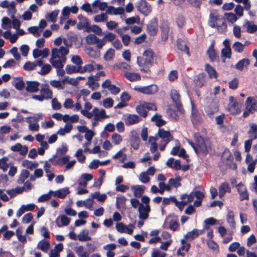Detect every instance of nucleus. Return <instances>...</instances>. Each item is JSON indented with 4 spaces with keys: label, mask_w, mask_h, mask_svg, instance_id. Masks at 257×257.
I'll use <instances>...</instances> for the list:
<instances>
[{
    "label": "nucleus",
    "mask_w": 257,
    "mask_h": 257,
    "mask_svg": "<svg viewBox=\"0 0 257 257\" xmlns=\"http://www.w3.org/2000/svg\"><path fill=\"white\" fill-rule=\"evenodd\" d=\"M194 139L197 144L195 153L197 155L205 157L210 151H212L213 145L208 138H204L199 133H196L194 135Z\"/></svg>",
    "instance_id": "obj_1"
},
{
    "label": "nucleus",
    "mask_w": 257,
    "mask_h": 257,
    "mask_svg": "<svg viewBox=\"0 0 257 257\" xmlns=\"http://www.w3.org/2000/svg\"><path fill=\"white\" fill-rule=\"evenodd\" d=\"M209 25L212 28L217 27V30L219 31V28L222 31H225L227 28V25L225 24L224 19H219L217 16L214 15L213 13H210L208 21Z\"/></svg>",
    "instance_id": "obj_2"
},
{
    "label": "nucleus",
    "mask_w": 257,
    "mask_h": 257,
    "mask_svg": "<svg viewBox=\"0 0 257 257\" xmlns=\"http://www.w3.org/2000/svg\"><path fill=\"white\" fill-rule=\"evenodd\" d=\"M257 111V101L251 97H247L245 102V110L242 116L247 117L250 113Z\"/></svg>",
    "instance_id": "obj_3"
},
{
    "label": "nucleus",
    "mask_w": 257,
    "mask_h": 257,
    "mask_svg": "<svg viewBox=\"0 0 257 257\" xmlns=\"http://www.w3.org/2000/svg\"><path fill=\"white\" fill-rule=\"evenodd\" d=\"M170 96L178 111L182 114H184L185 111L181 102L180 95L179 92L175 89H172L170 92Z\"/></svg>",
    "instance_id": "obj_4"
},
{
    "label": "nucleus",
    "mask_w": 257,
    "mask_h": 257,
    "mask_svg": "<svg viewBox=\"0 0 257 257\" xmlns=\"http://www.w3.org/2000/svg\"><path fill=\"white\" fill-rule=\"evenodd\" d=\"M136 7L138 11L145 16H148L152 12L151 6L146 0L138 1Z\"/></svg>",
    "instance_id": "obj_5"
},
{
    "label": "nucleus",
    "mask_w": 257,
    "mask_h": 257,
    "mask_svg": "<svg viewBox=\"0 0 257 257\" xmlns=\"http://www.w3.org/2000/svg\"><path fill=\"white\" fill-rule=\"evenodd\" d=\"M229 103L228 105V111L233 115L239 114L241 112V103L234 101L233 96H231L229 98Z\"/></svg>",
    "instance_id": "obj_6"
},
{
    "label": "nucleus",
    "mask_w": 257,
    "mask_h": 257,
    "mask_svg": "<svg viewBox=\"0 0 257 257\" xmlns=\"http://www.w3.org/2000/svg\"><path fill=\"white\" fill-rule=\"evenodd\" d=\"M134 90L144 94L152 95L157 93L158 91V86L155 84H152L147 86H135Z\"/></svg>",
    "instance_id": "obj_7"
},
{
    "label": "nucleus",
    "mask_w": 257,
    "mask_h": 257,
    "mask_svg": "<svg viewBox=\"0 0 257 257\" xmlns=\"http://www.w3.org/2000/svg\"><path fill=\"white\" fill-rule=\"evenodd\" d=\"M235 187L239 194V199L240 201L249 199V194L247 188L242 182L236 185Z\"/></svg>",
    "instance_id": "obj_8"
},
{
    "label": "nucleus",
    "mask_w": 257,
    "mask_h": 257,
    "mask_svg": "<svg viewBox=\"0 0 257 257\" xmlns=\"http://www.w3.org/2000/svg\"><path fill=\"white\" fill-rule=\"evenodd\" d=\"M86 41L88 44H96L99 49L101 48L104 45V41L98 39L94 34H89L86 37Z\"/></svg>",
    "instance_id": "obj_9"
},
{
    "label": "nucleus",
    "mask_w": 257,
    "mask_h": 257,
    "mask_svg": "<svg viewBox=\"0 0 257 257\" xmlns=\"http://www.w3.org/2000/svg\"><path fill=\"white\" fill-rule=\"evenodd\" d=\"M191 120L194 126H197L203 121L201 114L199 112L198 110L194 108L193 106L192 107Z\"/></svg>",
    "instance_id": "obj_10"
},
{
    "label": "nucleus",
    "mask_w": 257,
    "mask_h": 257,
    "mask_svg": "<svg viewBox=\"0 0 257 257\" xmlns=\"http://www.w3.org/2000/svg\"><path fill=\"white\" fill-rule=\"evenodd\" d=\"M57 157V154H54L49 159V161L54 166L59 165L60 166H62L69 161L70 158V156L68 155L56 160Z\"/></svg>",
    "instance_id": "obj_11"
},
{
    "label": "nucleus",
    "mask_w": 257,
    "mask_h": 257,
    "mask_svg": "<svg viewBox=\"0 0 257 257\" xmlns=\"http://www.w3.org/2000/svg\"><path fill=\"white\" fill-rule=\"evenodd\" d=\"M218 110V104L214 101L211 102L204 108L205 112L209 117H211L215 113L217 112Z\"/></svg>",
    "instance_id": "obj_12"
},
{
    "label": "nucleus",
    "mask_w": 257,
    "mask_h": 257,
    "mask_svg": "<svg viewBox=\"0 0 257 257\" xmlns=\"http://www.w3.org/2000/svg\"><path fill=\"white\" fill-rule=\"evenodd\" d=\"M151 211L149 204L145 206L143 204H140L139 207V218L142 220H146L149 217V213Z\"/></svg>",
    "instance_id": "obj_13"
},
{
    "label": "nucleus",
    "mask_w": 257,
    "mask_h": 257,
    "mask_svg": "<svg viewBox=\"0 0 257 257\" xmlns=\"http://www.w3.org/2000/svg\"><path fill=\"white\" fill-rule=\"evenodd\" d=\"M156 136L163 139L166 144H168L170 141L173 139L172 135L169 131H165L163 128H159Z\"/></svg>",
    "instance_id": "obj_14"
},
{
    "label": "nucleus",
    "mask_w": 257,
    "mask_h": 257,
    "mask_svg": "<svg viewBox=\"0 0 257 257\" xmlns=\"http://www.w3.org/2000/svg\"><path fill=\"white\" fill-rule=\"evenodd\" d=\"M40 84L37 81H27V86L26 88L28 92H37L39 90V86Z\"/></svg>",
    "instance_id": "obj_15"
},
{
    "label": "nucleus",
    "mask_w": 257,
    "mask_h": 257,
    "mask_svg": "<svg viewBox=\"0 0 257 257\" xmlns=\"http://www.w3.org/2000/svg\"><path fill=\"white\" fill-rule=\"evenodd\" d=\"M141 142L139 135L134 131L132 133V136L130 138L131 146L135 150H138L140 146Z\"/></svg>",
    "instance_id": "obj_16"
},
{
    "label": "nucleus",
    "mask_w": 257,
    "mask_h": 257,
    "mask_svg": "<svg viewBox=\"0 0 257 257\" xmlns=\"http://www.w3.org/2000/svg\"><path fill=\"white\" fill-rule=\"evenodd\" d=\"M147 29L148 32H157L158 30V20L157 18L152 19L148 22Z\"/></svg>",
    "instance_id": "obj_17"
},
{
    "label": "nucleus",
    "mask_w": 257,
    "mask_h": 257,
    "mask_svg": "<svg viewBox=\"0 0 257 257\" xmlns=\"http://www.w3.org/2000/svg\"><path fill=\"white\" fill-rule=\"evenodd\" d=\"M206 77L204 73H200L194 78V82L196 86L199 88L202 87L206 82Z\"/></svg>",
    "instance_id": "obj_18"
},
{
    "label": "nucleus",
    "mask_w": 257,
    "mask_h": 257,
    "mask_svg": "<svg viewBox=\"0 0 257 257\" xmlns=\"http://www.w3.org/2000/svg\"><path fill=\"white\" fill-rule=\"evenodd\" d=\"M242 28L247 32H255L257 31V25H255L252 21L246 20L242 25Z\"/></svg>",
    "instance_id": "obj_19"
},
{
    "label": "nucleus",
    "mask_w": 257,
    "mask_h": 257,
    "mask_svg": "<svg viewBox=\"0 0 257 257\" xmlns=\"http://www.w3.org/2000/svg\"><path fill=\"white\" fill-rule=\"evenodd\" d=\"M153 63L151 60H149L143 57L137 58V64L140 67L150 68L153 65Z\"/></svg>",
    "instance_id": "obj_20"
},
{
    "label": "nucleus",
    "mask_w": 257,
    "mask_h": 257,
    "mask_svg": "<svg viewBox=\"0 0 257 257\" xmlns=\"http://www.w3.org/2000/svg\"><path fill=\"white\" fill-rule=\"evenodd\" d=\"M177 48L181 51H183L185 52L188 56H190V53L189 52V49L188 47L187 46L186 42L180 39L179 38L177 40Z\"/></svg>",
    "instance_id": "obj_21"
},
{
    "label": "nucleus",
    "mask_w": 257,
    "mask_h": 257,
    "mask_svg": "<svg viewBox=\"0 0 257 257\" xmlns=\"http://www.w3.org/2000/svg\"><path fill=\"white\" fill-rule=\"evenodd\" d=\"M78 19L79 20L78 23L77 25V28L79 30H82L83 28H85V30H86V27H87L89 22L87 18L85 17L82 15H80L78 17Z\"/></svg>",
    "instance_id": "obj_22"
},
{
    "label": "nucleus",
    "mask_w": 257,
    "mask_h": 257,
    "mask_svg": "<svg viewBox=\"0 0 257 257\" xmlns=\"http://www.w3.org/2000/svg\"><path fill=\"white\" fill-rule=\"evenodd\" d=\"M209 58L211 62H219V58L217 55L215 49L213 48V45L212 44L207 51Z\"/></svg>",
    "instance_id": "obj_23"
},
{
    "label": "nucleus",
    "mask_w": 257,
    "mask_h": 257,
    "mask_svg": "<svg viewBox=\"0 0 257 257\" xmlns=\"http://www.w3.org/2000/svg\"><path fill=\"white\" fill-rule=\"evenodd\" d=\"M26 33H2L1 36H3L5 39H9L10 42L13 44L15 43L18 40L19 36H22Z\"/></svg>",
    "instance_id": "obj_24"
},
{
    "label": "nucleus",
    "mask_w": 257,
    "mask_h": 257,
    "mask_svg": "<svg viewBox=\"0 0 257 257\" xmlns=\"http://www.w3.org/2000/svg\"><path fill=\"white\" fill-rule=\"evenodd\" d=\"M249 129L247 134L249 139L255 140L257 139V124L254 123H249Z\"/></svg>",
    "instance_id": "obj_25"
},
{
    "label": "nucleus",
    "mask_w": 257,
    "mask_h": 257,
    "mask_svg": "<svg viewBox=\"0 0 257 257\" xmlns=\"http://www.w3.org/2000/svg\"><path fill=\"white\" fill-rule=\"evenodd\" d=\"M131 189L134 192V195L137 198H140L144 192L145 187L143 185H133Z\"/></svg>",
    "instance_id": "obj_26"
},
{
    "label": "nucleus",
    "mask_w": 257,
    "mask_h": 257,
    "mask_svg": "<svg viewBox=\"0 0 257 257\" xmlns=\"http://www.w3.org/2000/svg\"><path fill=\"white\" fill-rule=\"evenodd\" d=\"M219 195L220 198L222 197L226 192L230 193L231 188L226 182L222 183L219 187Z\"/></svg>",
    "instance_id": "obj_27"
},
{
    "label": "nucleus",
    "mask_w": 257,
    "mask_h": 257,
    "mask_svg": "<svg viewBox=\"0 0 257 257\" xmlns=\"http://www.w3.org/2000/svg\"><path fill=\"white\" fill-rule=\"evenodd\" d=\"M140 119L137 114H128L125 119V123L126 125H132L139 122Z\"/></svg>",
    "instance_id": "obj_28"
},
{
    "label": "nucleus",
    "mask_w": 257,
    "mask_h": 257,
    "mask_svg": "<svg viewBox=\"0 0 257 257\" xmlns=\"http://www.w3.org/2000/svg\"><path fill=\"white\" fill-rule=\"evenodd\" d=\"M50 244L49 241L43 239L38 242L37 248L41 249L44 252L47 253L49 249Z\"/></svg>",
    "instance_id": "obj_29"
},
{
    "label": "nucleus",
    "mask_w": 257,
    "mask_h": 257,
    "mask_svg": "<svg viewBox=\"0 0 257 257\" xmlns=\"http://www.w3.org/2000/svg\"><path fill=\"white\" fill-rule=\"evenodd\" d=\"M70 193L69 188L65 187L60 189L54 192V196L59 198H64Z\"/></svg>",
    "instance_id": "obj_30"
},
{
    "label": "nucleus",
    "mask_w": 257,
    "mask_h": 257,
    "mask_svg": "<svg viewBox=\"0 0 257 257\" xmlns=\"http://www.w3.org/2000/svg\"><path fill=\"white\" fill-rule=\"evenodd\" d=\"M71 46H74L76 48H79L82 45V40L81 37L77 35L70 36Z\"/></svg>",
    "instance_id": "obj_31"
},
{
    "label": "nucleus",
    "mask_w": 257,
    "mask_h": 257,
    "mask_svg": "<svg viewBox=\"0 0 257 257\" xmlns=\"http://www.w3.org/2000/svg\"><path fill=\"white\" fill-rule=\"evenodd\" d=\"M205 69L208 74L209 77L210 79L216 78L217 77V73L216 71L210 64H206L205 66Z\"/></svg>",
    "instance_id": "obj_32"
},
{
    "label": "nucleus",
    "mask_w": 257,
    "mask_h": 257,
    "mask_svg": "<svg viewBox=\"0 0 257 257\" xmlns=\"http://www.w3.org/2000/svg\"><path fill=\"white\" fill-rule=\"evenodd\" d=\"M250 64V60L248 59L244 58L239 60L235 65V68L240 71L243 70L244 67H247Z\"/></svg>",
    "instance_id": "obj_33"
},
{
    "label": "nucleus",
    "mask_w": 257,
    "mask_h": 257,
    "mask_svg": "<svg viewBox=\"0 0 257 257\" xmlns=\"http://www.w3.org/2000/svg\"><path fill=\"white\" fill-rule=\"evenodd\" d=\"M202 232V230H199L197 228H195L192 231L188 232L185 235V237L189 240H193L197 238L199 236V234Z\"/></svg>",
    "instance_id": "obj_34"
},
{
    "label": "nucleus",
    "mask_w": 257,
    "mask_h": 257,
    "mask_svg": "<svg viewBox=\"0 0 257 257\" xmlns=\"http://www.w3.org/2000/svg\"><path fill=\"white\" fill-rule=\"evenodd\" d=\"M161 117V115L156 113L151 118V120L152 121H155L156 125L158 127H160L166 123V121L162 119Z\"/></svg>",
    "instance_id": "obj_35"
},
{
    "label": "nucleus",
    "mask_w": 257,
    "mask_h": 257,
    "mask_svg": "<svg viewBox=\"0 0 257 257\" xmlns=\"http://www.w3.org/2000/svg\"><path fill=\"white\" fill-rule=\"evenodd\" d=\"M42 88L40 91L46 95L45 97L46 99H50L52 97L53 93L51 90L49 89V86L48 84H42Z\"/></svg>",
    "instance_id": "obj_36"
},
{
    "label": "nucleus",
    "mask_w": 257,
    "mask_h": 257,
    "mask_svg": "<svg viewBox=\"0 0 257 257\" xmlns=\"http://www.w3.org/2000/svg\"><path fill=\"white\" fill-rule=\"evenodd\" d=\"M50 62L51 63L52 65L55 68H63L64 66V64L65 63L66 61H63V58L60 57L58 58V60L55 59H50Z\"/></svg>",
    "instance_id": "obj_37"
},
{
    "label": "nucleus",
    "mask_w": 257,
    "mask_h": 257,
    "mask_svg": "<svg viewBox=\"0 0 257 257\" xmlns=\"http://www.w3.org/2000/svg\"><path fill=\"white\" fill-rule=\"evenodd\" d=\"M89 232L87 230H82L77 235V239L80 241L90 240L91 237L88 235Z\"/></svg>",
    "instance_id": "obj_38"
},
{
    "label": "nucleus",
    "mask_w": 257,
    "mask_h": 257,
    "mask_svg": "<svg viewBox=\"0 0 257 257\" xmlns=\"http://www.w3.org/2000/svg\"><path fill=\"white\" fill-rule=\"evenodd\" d=\"M181 180V177L178 175L175 178H171L169 179L168 183L172 187L178 188L181 186V184L180 182Z\"/></svg>",
    "instance_id": "obj_39"
},
{
    "label": "nucleus",
    "mask_w": 257,
    "mask_h": 257,
    "mask_svg": "<svg viewBox=\"0 0 257 257\" xmlns=\"http://www.w3.org/2000/svg\"><path fill=\"white\" fill-rule=\"evenodd\" d=\"M65 70L66 73L69 74L80 73V66L76 67L73 65H67L65 67Z\"/></svg>",
    "instance_id": "obj_40"
},
{
    "label": "nucleus",
    "mask_w": 257,
    "mask_h": 257,
    "mask_svg": "<svg viewBox=\"0 0 257 257\" xmlns=\"http://www.w3.org/2000/svg\"><path fill=\"white\" fill-rule=\"evenodd\" d=\"M136 110L141 116L146 117L148 115V111L145 107L143 103L137 106Z\"/></svg>",
    "instance_id": "obj_41"
},
{
    "label": "nucleus",
    "mask_w": 257,
    "mask_h": 257,
    "mask_svg": "<svg viewBox=\"0 0 257 257\" xmlns=\"http://www.w3.org/2000/svg\"><path fill=\"white\" fill-rule=\"evenodd\" d=\"M2 27L7 30L5 32H11L10 29L12 28V24L10 19L8 17H4L2 19Z\"/></svg>",
    "instance_id": "obj_42"
},
{
    "label": "nucleus",
    "mask_w": 257,
    "mask_h": 257,
    "mask_svg": "<svg viewBox=\"0 0 257 257\" xmlns=\"http://www.w3.org/2000/svg\"><path fill=\"white\" fill-rule=\"evenodd\" d=\"M29 175L30 173L27 170H23L21 172V173L19 176V179H18L17 182L19 184H22L24 183L25 180L29 177Z\"/></svg>",
    "instance_id": "obj_43"
},
{
    "label": "nucleus",
    "mask_w": 257,
    "mask_h": 257,
    "mask_svg": "<svg viewBox=\"0 0 257 257\" xmlns=\"http://www.w3.org/2000/svg\"><path fill=\"white\" fill-rule=\"evenodd\" d=\"M124 76L127 79L131 81H134L141 79V77L139 74L134 73H125L124 74Z\"/></svg>",
    "instance_id": "obj_44"
},
{
    "label": "nucleus",
    "mask_w": 257,
    "mask_h": 257,
    "mask_svg": "<svg viewBox=\"0 0 257 257\" xmlns=\"http://www.w3.org/2000/svg\"><path fill=\"white\" fill-rule=\"evenodd\" d=\"M59 11L55 10L51 12L46 17V19L49 22L55 23L57 21V17L58 15Z\"/></svg>",
    "instance_id": "obj_45"
},
{
    "label": "nucleus",
    "mask_w": 257,
    "mask_h": 257,
    "mask_svg": "<svg viewBox=\"0 0 257 257\" xmlns=\"http://www.w3.org/2000/svg\"><path fill=\"white\" fill-rule=\"evenodd\" d=\"M143 56L145 57V58L154 62V52L152 49L149 48L146 50L143 53Z\"/></svg>",
    "instance_id": "obj_46"
},
{
    "label": "nucleus",
    "mask_w": 257,
    "mask_h": 257,
    "mask_svg": "<svg viewBox=\"0 0 257 257\" xmlns=\"http://www.w3.org/2000/svg\"><path fill=\"white\" fill-rule=\"evenodd\" d=\"M234 218V215L233 211H228L227 215V222L230 224V226L234 227L235 224V222Z\"/></svg>",
    "instance_id": "obj_47"
},
{
    "label": "nucleus",
    "mask_w": 257,
    "mask_h": 257,
    "mask_svg": "<svg viewBox=\"0 0 257 257\" xmlns=\"http://www.w3.org/2000/svg\"><path fill=\"white\" fill-rule=\"evenodd\" d=\"M11 24L12 27L16 30V32H25L23 30L20 29L21 23L18 19L14 18Z\"/></svg>",
    "instance_id": "obj_48"
},
{
    "label": "nucleus",
    "mask_w": 257,
    "mask_h": 257,
    "mask_svg": "<svg viewBox=\"0 0 257 257\" xmlns=\"http://www.w3.org/2000/svg\"><path fill=\"white\" fill-rule=\"evenodd\" d=\"M221 54L222 58L230 59L232 54L231 48H223L221 50Z\"/></svg>",
    "instance_id": "obj_49"
},
{
    "label": "nucleus",
    "mask_w": 257,
    "mask_h": 257,
    "mask_svg": "<svg viewBox=\"0 0 257 257\" xmlns=\"http://www.w3.org/2000/svg\"><path fill=\"white\" fill-rule=\"evenodd\" d=\"M22 165L28 169L32 170L34 168H36L38 164L37 163H33L31 161L25 160L22 162Z\"/></svg>",
    "instance_id": "obj_50"
},
{
    "label": "nucleus",
    "mask_w": 257,
    "mask_h": 257,
    "mask_svg": "<svg viewBox=\"0 0 257 257\" xmlns=\"http://www.w3.org/2000/svg\"><path fill=\"white\" fill-rule=\"evenodd\" d=\"M51 70L50 65L47 64L42 66L40 71H38V73L41 75H45L49 73Z\"/></svg>",
    "instance_id": "obj_51"
},
{
    "label": "nucleus",
    "mask_w": 257,
    "mask_h": 257,
    "mask_svg": "<svg viewBox=\"0 0 257 257\" xmlns=\"http://www.w3.org/2000/svg\"><path fill=\"white\" fill-rule=\"evenodd\" d=\"M114 56V50L112 48H109L104 55V59L106 61L112 60Z\"/></svg>",
    "instance_id": "obj_52"
},
{
    "label": "nucleus",
    "mask_w": 257,
    "mask_h": 257,
    "mask_svg": "<svg viewBox=\"0 0 257 257\" xmlns=\"http://www.w3.org/2000/svg\"><path fill=\"white\" fill-rule=\"evenodd\" d=\"M86 32H102L101 28L96 25H90L89 24H88L87 27H86Z\"/></svg>",
    "instance_id": "obj_53"
},
{
    "label": "nucleus",
    "mask_w": 257,
    "mask_h": 257,
    "mask_svg": "<svg viewBox=\"0 0 257 257\" xmlns=\"http://www.w3.org/2000/svg\"><path fill=\"white\" fill-rule=\"evenodd\" d=\"M116 37V35L114 33H106V34L103 37L101 40L104 41V45L107 41L111 42L114 40Z\"/></svg>",
    "instance_id": "obj_54"
},
{
    "label": "nucleus",
    "mask_w": 257,
    "mask_h": 257,
    "mask_svg": "<svg viewBox=\"0 0 257 257\" xmlns=\"http://www.w3.org/2000/svg\"><path fill=\"white\" fill-rule=\"evenodd\" d=\"M94 69V67L92 64H86L83 68L80 66V73H83L85 72H91Z\"/></svg>",
    "instance_id": "obj_55"
},
{
    "label": "nucleus",
    "mask_w": 257,
    "mask_h": 257,
    "mask_svg": "<svg viewBox=\"0 0 257 257\" xmlns=\"http://www.w3.org/2000/svg\"><path fill=\"white\" fill-rule=\"evenodd\" d=\"M140 22V17L137 16L135 17H132L129 18H127L125 20L126 24L128 25L134 24L135 23L139 24Z\"/></svg>",
    "instance_id": "obj_56"
},
{
    "label": "nucleus",
    "mask_w": 257,
    "mask_h": 257,
    "mask_svg": "<svg viewBox=\"0 0 257 257\" xmlns=\"http://www.w3.org/2000/svg\"><path fill=\"white\" fill-rule=\"evenodd\" d=\"M58 50L60 53V57L63 58V61H66V55L69 53V49L64 46H61L60 47Z\"/></svg>",
    "instance_id": "obj_57"
},
{
    "label": "nucleus",
    "mask_w": 257,
    "mask_h": 257,
    "mask_svg": "<svg viewBox=\"0 0 257 257\" xmlns=\"http://www.w3.org/2000/svg\"><path fill=\"white\" fill-rule=\"evenodd\" d=\"M244 46L239 42H236L233 45V49L234 50L238 53L241 52L243 50Z\"/></svg>",
    "instance_id": "obj_58"
},
{
    "label": "nucleus",
    "mask_w": 257,
    "mask_h": 257,
    "mask_svg": "<svg viewBox=\"0 0 257 257\" xmlns=\"http://www.w3.org/2000/svg\"><path fill=\"white\" fill-rule=\"evenodd\" d=\"M59 217H60L61 221L62 222V225H58V227H61L62 226H67L70 223V218L65 215H62Z\"/></svg>",
    "instance_id": "obj_59"
},
{
    "label": "nucleus",
    "mask_w": 257,
    "mask_h": 257,
    "mask_svg": "<svg viewBox=\"0 0 257 257\" xmlns=\"http://www.w3.org/2000/svg\"><path fill=\"white\" fill-rule=\"evenodd\" d=\"M112 141L115 145L119 144L122 139L121 136L117 133H114L112 135Z\"/></svg>",
    "instance_id": "obj_60"
},
{
    "label": "nucleus",
    "mask_w": 257,
    "mask_h": 257,
    "mask_svg": "<svg viewBox=\"0 0 257 257\" xmlns=\"http://www.w3.org/2000/svg\"><path fill=\"white\" fill-rule=\"evenodd\" d=\"M114 101L110 97L106 98L103 100V105L105 108H110L113 106Z\"/></svg>",
    "instance_id": "obj_61"
},
{
    "label": "nucleus",
    "mask_w": 257,
    "mask_h": 257,
    "mask_svg": "<svg viewBox=\"0 0 257 257\" xmlns=\"http://www.w3.org/2000/svg\"><path fill=\"white\" fill-rule=\"evenodd\" d=\"M140 180L143 183H147L150 181V177L148 176L146 172H142L139 175Z\"/></svg>",
    "instance_id": "obj_62"
},
{
    "label": "nucleus",
    "mask_w": 257,
    "mask_h": 257,
    "mask_svg": "<svg viewBox=\"0 0 257 257\" xmlns=\"http://www.w3.org/2000/svg\"><path fill=\"white\" fill-rule=\"evenodd\" d=\"M108 89L110 93L113 95H116L120 91V88L114 84H111Z\"/></svg>",
    "instance_id": "obj_63"
},
{
    "label": "nucleus",
    "mask_w": 257,
    "mask_h": 257,
    "mask_svg": "<svg viewBox=\"0 0 257 257\" xmlns=\"http://www.w3.org/2000/svg\"><path fill=\"white\" fill-rule=\"evenodd\" d=\"M166 253L161 251L158 249H154L152 253V257H165Z\"/></svg>",
    "instance_id": "obj_64"
}]
</instances>
